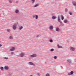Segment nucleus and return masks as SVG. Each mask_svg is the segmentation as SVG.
<instances>
[{"label":"nucleus","instance_id":"f257e3e1","mask_svg":"<svg viewBox=\"0 0 76 76\" xmlns=\"http://www.w3.org/2000/svg\"><path fill=\"white\" fill-rule=\"evenodd\" d=\"M58 22L60 23L61 26H64V24L63 23H62V21H61V19H60V16L59 15L58 17Z\"/></svg>","mask_w":76,"mask_h":76},{"label":"nucleus","instance_id":"f03ea898","mask_svg":"<svg viewBox=\"0 0 76 76\" xmlns=\"http://www.w3.org/2000/svg\"><path fill=\"white\" fill-rule=\"evenodd\" d=\"M18 22L17 23L14 24L12 26V28L14 30H16L17 29V26H18Z\"/></svg>","mask_w":76,"mask_h":76},{"label":"nucleus","instance_id":"7ed1b4c3","mask_svg":"<svg viewBox=\"0 0 76 76\" xmlns=\"http://www.w3.org/2000/svg\"><path fill=\"white\" fill-rule=\"evenodd\" d=\"M19 56L20 57H24L25 56V53L24 52H21Z\"/></svg>","mask_w":76,"mask_h":76},{"label":"nucleus","instance_id":"20e7f679","mask_svg":"<svg viewBox=\"0 0 76 76\" xmlns=\"http://www.w3.org/2000/svg\"><path fill=\"white\" fill-rule=\"evenodd\" d=\"M69 50L72 51H74L75 50V49L74 47H71L69 48Z\"/></svg>","mask_w":76,"mask_h":76},{"label":"nucleus","instance_id":"39448f33","mask_svg":"<svg viewBox=\"0 0 76 76\" xmlns=\"http://www.w3.org/2000/svg\"><path fill=\"white\" fill-rule=\"evenodd\" d=\"M16 50V48L15 47H12V48L10 49V51H15Z\"/></svg>","mask_w":76,"mask_h":76},{"label":"nucleus","instance_id":"423d86ee","mask_svg":"<svg viewBox=\"0 0 76 76\" xmlns=\"http://www.w3.org/2000/svg\"><path fill=\"white\" fill-rule=\"evenodd\" d=\"M28 64H29V65H32L33 66H35V64L34 63L31 62H28Z\"/></svg>","mask_w":76,"mask_h":76},{"label":"nucleus","instance_id":"0eeeda50","mask_svg":"<svg viewBox=\"0 0 76 76\" xmlns=\"http://www.w3.org/2000/svg\"><path fill=\"white\" fill-rule=\"evenodd\" d=\"M37 56V55L36 54H34L33 55H31V57L33 58V57H35Z\"/></svg>","mask_w":76,"mask_h":76},{"label":"nucleus","instance_id":"6e6552de","mask_svg":"<svg viewBox=\"0 0 76 76\" xmlns=\"http://www.w3.org/2000/svg\"><path fill=\"white\" fill-rule=\"evenodd\" d=\"M72 3L74 5V6H76V1H72Z\"/></svg>","mask_w":76,"mask_h":76},{"label":"nucleus","instance_id":"1a4fd4ad","mask_svg":"<svg viewBox=\"0 0 76 76\" xmlns=\"http://www.w3.org/2000/svg\"><path fill=\"white\" fill-rule=\"evenodd\" d=\"M56 31H57V32H59V31H60V30L59 27H56Z\"/></svg>","mask_w":76,"mask_h":76},{"label":"nucleus","instance_id":"9d476101","mask_svg":"<svg viewBox=\"0 0 76 76\" xmlns=\"http://www.w3.org/2000/svg\"><path fill=\"white\" fill-rule=\"evenodd\" d=\"M49 28L50 29V30H53V29H54V27L53 26H50L49 27Z\"/></svg>","mask_w":76,"mask_h":76},{"label":"nucleus","instance_id":"9b49d317","mask_svg":"<svg viewBox=\"0 0 76 76\" xmlns=\"http://www.w3.org/2000/svg\"><path fill=\"white\" fill-rule=\"evenodd\" d=\"M23 26H19V30H22V29H23Z\"/></svg>","mask_w":76,"mask_h":76},{"label":"nucleus","instance_id":"f8f14e48","mask_svg":"<svg viewBox=\"0 0 76 76\" xmlns=\"http://www.w3.org/2000/svg\"><path fill=\"white\" fill-rule=\"evenodd\" d=\"M4 69L5 70H8L9 69V67L6 66H4Z\"/></svg>","mask_w":76,"mask_h":76},{"label":"nucleus","instance_id":"ddd939ff","mask_svg":"<svg viewBox=\"0 0 76 76\" xmlns=\"http://www.w3.org/2000/svg\"><path fill=\"white\" fill-rule=\"evenodd\" d=\"M52 19H53V20L56 19H57V17L55 16H53L52 17Z\"/></svg>","mask_w":76,"mask_h":76},{"label":"nucleus","instance_id":"4468645a","mask_svg":"<svg viewBox=\"0 0 76 76\" xmlns=\"http://www.w3.org/2000/svg\"><path fill=\"white\" fill-rule=\"evenodd\" d=\"M58 48H63V47L59 45L58 44L57 45Z\"/></svg>","mask_w":76,"mask_h":76},{"label":"nucleus","instance_id":"2eb2a0df","mask_svg":"<svg viewBox=\"0 0 76 76\" xmlns=\"http://www.w3.org/2000/svg\"><path fill=\"white\" fill-rule=\"evenodd\" d=\"M67 61L68 62H69V63H72V60L70 59H68L67 60Z\"/></svg>","mask_w":76,"mask_h":76},{"label":"nucleus","instance_id":"dca6fc26","mask_svg":"<svg viewBox=\"0 0 76 76\" xmlns=\"http://www.w3.org/2000/svg\"><path fill=\"white\" fill-rule=\"evenodd\" d=\"M15 12L16 13H18L19 12V10H15Z\"/></svg>","mask_w":76,"mask_h":76},{"label":"nucleus","instance_id":"f3484780","mask_svg":"<svg viewBox=\"0 0 76 76\" xmlns=\"http://www.w3.org/2000/svg\"><path fill=\"white\" fill-rule=\"evenodd\" d=\"M61 19L62 20H64V16H63V15H61Z\"/></svg>","mask_w":76,"mask_h":76},{"label":"nucleus","instance_id":"a211bd4d","mask_svg":"<svg viewBox=\"0 0 76 76\" xmlns=\"http://www.w3.org/2000/svg\"><path fill=\"white\" fill-rule=\"evenodd\" d=\"M64 23H67L68 22V21H67V20H64Z\"/></svg>","mask_w":76,"mask_h":76},{"label":"nucleus","instance_id":"6ab92c4d","mask_svg":"<svg viewBox=\"0 0 76 76\" xmlns=\"http://www.w3.org/2000/svg\"><path fill=\"white\" fill-rule=\"evenodd\" d=\"M10 39L12 40L13 39V37L12 36H10Z\"/></svg>","mask_w":76,"mask_h":76},{"label":"nucleus","instance_id":"aec40b11","mask_svg":"<svg viewBox=\"0 0 76 76\" xmlns=\"http://www.w3.org/2000/svg\"><path fill=\"white\" fill-rule=\"evenodd\" d=\"M38 6H39V4H37L36 5H34V7H38Z\"/></svg>","mask_w":76,"mask_h":76},{"label":"nucleus","instance_id":"412c9836","mask_svg":"<svg viewBox=\"0 0 76 76\" xmlns=\"http://www.w3.org/2000/svg\"><path fill=\"white\" fill-rule=\"evenodd\" d=\"M35 18L36 19H38V15H36Z\"/></svg>","mask_w":76,"mask_h":76},{"label":"nucleus","instance_id":"4be33fe9","mask_svg":"<svg viewBox=\"0 0 76 76\" xmlns=\"http://www.w3.org/2000/svg\"><path fill=\"white\" fill-rule=\"evenodd\" d=\"M50 51H51L52 52H53L54 51V49H51L50 50Z\"/></svg>","mask_w":76,"mask_h":76},{"label":"nucleus","instance_id":"5701e85b","mask_svg":"<svg viewBox=\"0 0 76 76\" xmlns=\"http://www.w3.org/2000/svg\"><path fill=\"white\" fill-rule=\"evenodd\" d=\"M65 12H67L68 11V9H67V8H65Z\"/></svg>","mask_w":76,"mask_h":76},{"label":"nucleus","instance_id":"b1692460","mask_svg":"<svg viewBox=\"0 0 76 76\" xmlns=\"http://www.w3.org/2000/svg\"><path fill=\"white\" fill-rule=\"evenodd\" d=\"M36 15H33V16H32L33 18H35V17H36Z\"/></svg>","mask_w":76,"mask_h":76},{"label":"nucleus","instance_id":"393cba45","mask_svg":"<svg viewBox=\"0 0 76 76\" xmlns=\"http://www.w3.org/2000/svg\"><path fill=\"white\" fill-rule=\"evenodd\" d=\"M3 58H4V59H5V60H8V59H9V58L7 57H4Z\"/></svg>","mask_w":76,"mask_h":76},{"label":"nucleus","instance_id":"a878e982","mask_svg":"<svg viewBox=\"0 0 76 76\" xmlns=\"http://www.w3.org/2000/svg\"><path fill=\"white\" fill-rule=\"evenodd\" d=\"M32 2V3H35V0H31Z\"/></svg>","mask_w":76,"mask_h":76},{"label":"nucleus","instance_id":"bb28decb","mask_svg":"<svg viewBox=\"0 0 76 76\" xmlns=\"http://www.w3.org/2000/svg\"><path fill=\"white\" fill-rule=\"evenodd\" d=\"M0 69L1 70H3V69H4V68H3V66H1L0 67Z\"/></svg>","mask_w":76,"mask_h":76},{"label":"nucleus","instance_id":"cd10ccee","mask_svg":"<svg viewBox=\"0 0 76 76\" xmlns=\"http://www.w3.org/2000/svg\"><path fill=\"white\" fill-rule=\"evenodd\" d=\"M49 41L50 42H53V40H52V39H50Z\"/></svg>","mask_w":76,"mask_h":76},{"label":"nucleus","instance_id":"c85d7f7f","mask_svg":"<svg viewBox=\"0 0 76 76\" xmlns=\"http://www.w3.org/2000/svg\"><path fill=\"white\" fill-rule=\"evenodd\" d=\"M57 57L56 56H55L54 57V59H57Z\"/></svg>","mask_w":76,"mask_h":76},{"label":"nucleus","instance_id":"c756f323","mask_svg":"<svg viewBox=\"0 0 76 76\" xmlns=\"http://www.w3.org/2000/svg\"><path fill=\"white\" fill-rule=\"evenodd\" d=\"M70 73L71 75H73L74 73V72L73 71H71Z\"/></svg>","mask_w":76,"mask_h":76},{"label":"nucleus","instance_id":"7c9ffc66","mask_svg":"<svg viewBox=\"0 0 76 76\" xmlns=\"http://www.w3.org/2000/svg\"><path fill=\"white\" fill-rule=\"evenodd\" d=\"M40 37V36H39V35H37L36 36V38H39Z\"/></svg>","mask_w":76,"mask_h":76},{"label":"nucleus","instance_id":"2f4dec72","mask_svg":"<svg viewBox=\"0 0 76 76\" xmlns=\"http://www.w3.org/2000/svg\"><path fill=\"white\" fill-rule=\"evenodd\" d=\"M11 55H13V54H14V52H11Z\"/></svg>","mask_w":76,"mask_h":76},{"label":"nucleus","instance_id":"473e14b6","mask_svg":"<svg viewBox=\"0 0 76 76\" xmlns=\"http://www.w3.org/2000/svg\"><path fill=\"white\" fill-rule=\"evenodd\" d=\"M46 76H50V74L48 73L46 74Z\"/></svg>","mask_w":76,"mask_h":76},{"label":"nucleus","instance_id":"72a5a7b5","mask_svg":"<svg viewBox=\"0 0 76 76\" xmlns=\"http://www.w3.org/2000/svg\"><path fill=\"white\" fill-rule=\"evenodd\" d=\"M7 31L8 32H10V29H7Z\"/></svg>","mask_w":76,"mask_h":76},{"label":"nucleus","instance_id":"f704fd0d","mask_svg":"<svg viewBox=\"0 0 76 76\" xmlns=\"http://www.w3.org/2000/svg\"><path fill=\"white\" fill-rule=\"evenodd\" d=\"M69 14L70 15H72V12H69Z\"/></svg>","mask_w":76,"mask_h":76},{"label":"nucleus","instance_id":"c9c22d12","mask_svg":"<svg viewBox=\"0 0 76 76\" xmlns=\"http://www.w3.org/2000/svg\"><path fill=\"white\" fill-rule=\"evenodd\" d=\"M37 74V75H38V76H41V74L40 73H38Z\"/></svg>","mask_w":76,"mask_h":76},{"label":"nucleus","instance_id":"e433bc0d","mask_svg":"<svg viewBox=\"0 0 76 76\" xmlns=\"http://www.w3.org/2000/svg\"><path fill=\"white\" fill-rule=\"evenodd\" d=\"M10 76H12V73H10Z\"/></svg>","mask_w":76,"mask_h":76},{"label":"nucleus","instance_id":"4c0bfd02","mask_svg":"<svg viewBox=\"0 0 76 76\" xmlns=\"http://www.w3.org/2000/svg\"><path fill=\"white\" fill-rule=\"evenodd\" d=\"M68 75H71V73H68Z\"/></svg>","mask_w":76,"mask_h":76},{"label":"nucleus","instance_id":"58836bf2","mask_svg":"<svg viewBox=\"0 0 76 76\" xmlns=\"http://www.w3.org/2000/svg\"><path fill=\"white\" fill-rule=\"evenodd\" d=\"M12 3V1L11 0L10 1V3Z\"/></svg>","mask_w":76,"mask_h":76},{"label":"nucleus","instance_id":"ea45409f","mask_svg":"<svg viewBox=\"0 0 76 76\" xmlns=\"http://www.w3.org/2000/svg\"><path fill=\"white\" fill-rule=\"evenodd\" d=\"M8 76H10V73H9L7 75Z\"/></svg>","mask_w":76,"mask_h":76},{"label":"nucleus","instance_id":"a19ab883","mask_svg":"<svg viewBox=\"0 0 76 76\" xmlns=\"http://www.w3.org/2000/svg\"><path fill=\"white\" fill-rule=\"evenodd\" d=\"M1 46H2L1 44H0V47H1Z\"/></svg>","mask_w":76,"mask_h":76},{"label":"nucleus","instance_id":"79ce46f5","mask_svg":"<svg viewBox=\"0 0 76 76\" xmlns=\"http://www.w3.org/2000/svg\"><path fill=\"white\" fill-rule=\"evenodd\" d=\"M16 3H18V1H17L16 2Z\"/></svg>","mask_w":76,"mask_h":76},{"label":"nucleus","instance_id":"37998d69","mask_svg":"<svg viewBox=\"0 0 76 76\" xmlns=\"http://www.w3.org/2000/svg\"><path fill=\"white\" fill-rule=\"evenodd\" d=\"M3 15H4V13L3 12Z\"/></svg>","mask_w":76,"mask_h":76},{"label":"nucleus","instance_id":"c03bdc74","mask_svg":"<svg viewBox=\"0 0 76 76\" xmlns=\"http://www.w3.org/2000/svg\"><path fill=\"white\" fill-rule=\"evenodd\" d=\"M75 10H76V6H75Z\"/></svg>","mask_w":76,"mask_h":76},{"label":"nucleus","instance_id":"a18cd8bd","mask_svg":"<svg viewBox=\"0 0 76 76\" xmlns=\"http://www.w3.org/2000/svg\"><path fill=\"white\" fill-rule=\"evenodd\" d=\"M30 76H33L32 75H31Z\"/></svg>","mask_w":76,"mask_h":76},{"label":"nucleus","instance_id":"49530a36","mask_svg":"<svg viewBox=\"0 0 76 76\" xmlns=\"http://www.w3.org/2000/svg\"><path fill=\"white\" fill-rule=\"evenodd\" d=\"M9 2H10V0L9 1Z\"/></svg>","mask_w":76,"mask_h":76}]
</instances>
